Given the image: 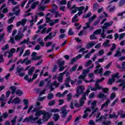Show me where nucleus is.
<instances>
[{"label":"nucleus","instance_id":"obj_49","mask_svg":"<svg viewBox=\"0 0 125 125\" xmlns=\"http://www.w3.org/2000/svg\"><path fill=\"white\" fill-rule=\"evenodd\" d=\"M116 98V93L113 92L110 95V99L111 100H113Z\"/></svg>","mask_w":125,"mask_h":125},{"label":"nucleus","instance_id":"obj_23","mask_svg":"<svg viewBox=\"0 0 125 125\" xmlns=\"http://www.w3.org/2000/svg\"><path fill=\"white\" fill-rule=\"evenodd\" d=\"M120 49H121V48H119L118 50L117 51L116 53L114 55V57H121V56H122V52L120 51Z\"/></svg>","mask_w":125,"mask_h":125},{"label":"nucleus","instance_id":"obj_31","mask_svg":"<svg viewBox=\"0 0 125 125\" xmlns=\"http://www.w3.org/2000/svg\"><path fill=\"white\" fill-rule=\"evenodd\" d=\"M96 44V43L95 42H90L89 43H87L86 45V47H92V46H94Z\"/></svg>","mask_w":125,"mask_h":125},{"label":"nucleus","instance_id":"obj_27","mask_svg":"<svg viewBox=\"0 0 125 125\" xmlns=\"http://www.w3.org/2000/svg\"><path fill=\"white\" fill-rule=\"evenodd\" d=\"M54 98V95L52 93H50L48 94V96H47V99L48 100H51V99H53Z\"/></svg>","mask_w":125,"mask_h":125},{"label":"nucleus","instance_id":"obj_34","mask_svg":"<svg viewBox=\"0 0 125 125\" xmlns=\"http://www.w3.org/2000/svg\"><path fill=\"white\" fill-rule=\"evenodd\" d=\"M118 117H119V116L115 114V113L113 114H109V119H118Z\"/></svg>","mask_w":125,"mask_h":125},{"label":"nucleus","instance_id":"obj_22","mask_svg":"<svg viewBox=\"0 0 125 125\" xmlns=\"http://www.w3.org/2000/svg\"><path fill=\"white\" fill-rule=\"evenodd\" d=\"M21 102V100H20L19 97H17L14 99V100L12 101V103H14L15 105L16 104H19Z\"/></svg>","mask_w":125,"mask_h":125},{"label":"nucleus","instance_id":"obj_35","mask_svg":"<svg viewBox=\"0 0 125 125\" xmlns=\"http://www.w3.org/2000/svg\"><path fill=\"white\" fill-rule=\"evenodd\" d=\"M0 101H1V107H4V105L6 104L5 101L2 98H0Z\"/></svg>","mask_w":125,"mask_h":125},{"label":"nucleus","instance_id":"obj_4","mask_svg":"<svg viewBox=\"0 0 125 125\" xmlns=\"http://www.w3.org/2000/svg\"><path fill=\"white\" fill-rule=\"evenodd\" d=\"M78 9L79 12L77 13V14H75L74 16L72 18V23H76V22H78L79 21V19H77L78 18V16H81L82 14H83V10H82L81 8H78Z\"/></svg>","mask_w":125,"mask_h":125},{"label":"nucleus","instance_id":"obj_40","mask_svg":"<svg viewBox=\"0 0 125 125\" xmlns=\"http://www.w3.org/2000/svg\"><path fill=\"white\" fill-rule=\"evenodd\" d=\"M13 24H10L7 27V29L8 33H11V30H12V27H13Z\"/></svg>","mask_w":125,"mask_h":125},{"label":"nucleus","instance_id":"obj_20","mask_svg":"<svg viewBox=\"0 0 125 125\" xmlns=\"http://www.w3.org/2000/svg\"><path fill=\"white\" fill-rule=\"evenodd\" d=\"M20 50V54H19V56L20 57L22 56V54H23V52H24V47H18L17 49V52H18V51H19Z\"/></svg>","mask_w":125,"mask_h":125},{"label":"nucleus","instance_id":"obj_46","mask_svg":"<svg viewBox=\"0 0 125 125\" xmlns=\"http://www.w3.org/2000/svg\"><path fill=\"white\" fill-rule=\"evenodd\" d=\"M109 42H110V40H106L105 42L103 43L104 46H110V44H109Z\"/></svg>","mask_w":125,"mask_h":125},{"label":"nucleus","instance_id":"obj_15","mask_svg":"<svg viewBox=\"0 0 125 125\" xmlns=\"http://www.w3.org/2000/svg\"><path fill=\"white\" fill-rule=\"evenodd\" d=\"M98 98H100V99H103V100H105V99H106V98H107V96L104 95L102 92H100L98 95Z\"/></svg>","mask_w":125,"mask_h":125},{"label":"nucleus","instance_id":"obj_62","mask_svg":"<svg viewBox=\"0 0 125 125\" xmlns=\"http://www.w3.org/2000/svg\"><path fill=\"white\" fill-rule=\"evenodd\" d=\"M45 19H46V23H50V22H52V20H51L50 18L47 17H45Z\"/></svg>","mask_w":125,"mask_h":125},{"label":"nucleus","instance_id":"obj_26","mask_svg":"<svg viewBox=\"0 0 125 125\" xmlns=\"http://www.w3.org/2000/svg\"><path fill=\"white\" fill-rule=\"evenodd\" d=\"M109 103H110V100L107 99L106 101L105 102V103H104L102 105H101V109H103L104 107H108V105H109Z\"/></svg>","mask_w":125,"mask_h":125},{"label":"nucleus","instance_id":"obj_37","mask_svg":"<svg viewBox=\"0 0 125 125\" xmlns=\"http://www.w3.org/2000/svg\"><path fill=\"white\" fill-rule=\"evenodd\" d=\"M100 34H101V29H97L93 33V35H100Z\"/></svg>","mask_w":125,"mask_h":125},{"label":"nucleus","instance_id":"obj_45","mask_svg":"<svg viewBox=\"0 0 125 125\" xmlns=\"http://www.w3.org/2000/svg\"><path fill=\"white\" fill-rule=\"evenodd\" d=\"M114 82H115V79H114V78H112V79L109 78V80H108V83L109 85H112L113 83H114Z\"/></svg>","mask_w":125,"mask_h":125},{"label":"nucleus","instance_id":"obj_2","mask_svg":"<svg viewBox=\"0 0 125 125\" xmlns=\"http://www.w3.org/2000/svg\"><path fill=\"white\" fill-rule=\"evenodd\" d=\"M32 112H35V116L36 117L34 118V116H30L28 117H26L22 121V123H26V122H27V123H30V122L31 124H34V122H35V121L39 120V118L43 114V110H40V109L36 108H33Z\"/></svg>","mask_w":125,"mask_h":125},{"label":"nucleus","instance_id":"obj_56","mask_svg":"<svg viewBox=\"0 0 125 125\" xmlns=\"http://www.w3.org/2000/svg\"><path fill=\"white\" fill-rule=\"evenodd\" d=\"M77 59L76 58H73L71 59V60L70 61V65H73V64H74V62H76V61H77Z\"/></svg>","mask_w":125,"mask_h":125},{"label":"nucleus","instance_id":"obj_24","mask_svg":"<svg viewBox=\"0 0 125 125\" xmlns=\"http://www.w3.org/2000/svg\"><path fill=\"white\" fill-rule=\"evenodd\" d=\"M34 71H35V67L32 66L28 70V75L29 76H32L33 73H34Z\"/></svg>","mask_w":125,"mask_h":125},{"label":"nucleus","instance_id":"obj_41","mask_svg":"<svg viewBox=\"0 0 125 125\" xmlns=\"http://www.w3.org/2000/svg\"><path fill=\"white\" fill-rule=\"evenodd\" d=\"M31 54V52H30V50H27L25 51V53L23 55V57H25L26 56H28Z\"/></svg>","mask_w":125,"mask_h":125},{"label":"nucleus","instance_id":"obj_60","mask_svg":"<svg viewBox=\"0 0 125 125\" xmlns=\"http://www.w3.org/2000/svg\"><path fill=\"white\" fill-rule=\"evenodd\" d=\"M60 3L62 5H65V4L67 3V1L66 0H62L60 2Z\"/></svg>","mask_w":125,"mask_h":125},{"label":"nucleus","instance_id":"obj_47","mask_svg":"<svg viewBox=\"0 0 125 125\" xmlns=\"http://www.w3.org/2000/svg\"><path fill=\"white\" fill-rule=\"evenodd\" d=\"M91 15H92V13L91 12L88 13H87L86 15H84L83 17V18H89V17H90V16H91Z\"/></svg>","mask_w":125,"mask_h":125},{"label":"nucleus","instance_id":"obj_5","mask_svg":"<svg viewBox=\"0 0 125 125\" xmlns=\"http://www.w3.org/2000/svg\"><path fill=\"white\" fill-rule=\"evenodd\" d=\"M78 8H81L82 10H84V6H82L81 7H77L76 6V5H74L73 6H72L71 8V9H74L73 10L71 11V13H72L73 14L76 13L77 12V11H79V9Z\"/></svg>","mask_w":125,"mask_h":125},{"label":"nucleus","instance_id":"obj_28","mask_svg":"<svg viewBox=\"0 0 125 125\" xmlns=\"http://www.w3.org/2000/svg\"><path fill=\"white\" fill-rule=\"evenodd\" d=\"M53 119L55 122H57L60 119V116L58 114H54L53 115Z\"/></svg>","mask_w":125,"mask_h":125},{"label":"nucleus","instance_id":"obj_32","mask_svg":"<svg viewBox=\"0 0 125 125\" xmlns=\"http://www.w3.org/2000/svg\"><path fill=\"white\" fill-rule=\"evenodd\" d=\"M105 78L104 77H102L101 79H97L95 83V84L97 85H99L100 83H101V82H103Z\"/></svg>","mask_w":125,"mask_h":125},{"label":"nucleus","instance_id":"obj_25","mask_svg":"<svg viewBox=\"0 0 125 125\" xmlns=\"http://www.w3.org/2000/svg\"><path fill=\"white\" fill-rule=\"evenodd\" d=\"M118 115L120 116L121 119H125V113H124V111L121 110L118 112Z\"/></svg>","mask_w":125,"mask_h":125},{"label":"nucleus","instance_id":"obj_9","mask_svg":"<svg viewBox=\"0 0 125 125\" xmlns=\"http://www.w3.org/2000/svg\"><path fill=\"white\" fill-rule=\"evenodd\" d=\"M24 71V67L19 68L17 67V71L19 74L20 77H24L25 76V72L21 73V72Z\"/></svg>","mask_w":125,"mask_h":125},{"label":"nucleus","instance_id":"obj_58","mask_svg":"<svg viewBox=\"0 0 125 125\" xmlns=\"http://www.w3.org/2000/svg\"><path fill=\"white\" fill-rule=\"evenodd\" d=\"M110 74H111V71L107 70L104 73V75L107 77V76H109Z\"/></svg>","mask_w":125,"mask_h":125},{"label":"nucleus","instance_id":"obj_17","mask_svg":"<svg viewBox=\"0 0 125 125\" xmlns=\"http://www.w3.org/2000/svg\"><path fill=\"white\" fill-rule=\"evenodd\" d=\"M10 89L11 90V94L13 95L15 93H16V90L17 89V87L15 86H11L9 87Z\"/></svg>","mask_w":125,"mask_h":125},{"label":"nucleus","instance_id":"obj_29","mask_svg":"<svg viewBox=\"0 0 125 125\" xmlns=\"http://www.w3.org/2000/svg\"><path fill=\"white\" fill-rule=\"evenodd\" d=\"M113 21H110L109 22H105L104 24V27H106V28H108V27H111L112 25H113Z\"/></svg>","mask_w":125,"mask_h":125},{"label":"nucleus","instance_id":"obj_55","mask_svg":"<svg viewBox=\"0 0 125 125\" xmlns=\"http://www.w3.org/2000/svg\"><path fill=\"white\" fill-rule=\"evenodd\" d=\"M58 102H59V103L58 104V105L61 106V105H63V104H64V100H59Z\"/></svg>","mask_w":125,"mask_h":125},{"label":"nucleus","instance_id":"obj_64","mask_svg":"<svg viewBox=\"0 0 125 125\" xmlns=\"http://www.w3.org/2000/svg\"><path fill=\"white\" fill-rule=\"evenodd\" d=\"M68 34L69 36H73V35H74V32L72 31V29H69Z\"/></svg>","mask_w":125,"mask_h":125},{"label":"nucleus","instance_id":"obj_6","mask_svg":"<svg viewBox=\"0 0 125 125\" xmlns=\"http://www.w3.org/2000/svg\"><path fill=\"white\" fill-rule=\"evenodd\" d=\"M31 56H32L31 60H32V61H37L38 60H40V59L42 58V56H37V53L35 52H33L32 53Z\"/></svg>","mask_w":125,"mask_h":125},{"label":"nucleus","instance_id":"obj_12","mask_svg":"<svg viewBox=\"0 0 125 125\" xmlns=\"http://www.w3.org/2000/svg\"><path fill=\"white\" fill-rule=\"evenodd\" d=\"M27 22V20L25 19H22L21 21H19L17 22V26L19 27L21 25L22 26H25V24Z\"/></svg>","mask_w":125,"mask_h":125},{"label":"nucleus","instance_id":"obj_3","mask_svg":"<svg viewBox=\"0 0 125 125\" xmlns=\"http://www.w3.org/2000/svg\"><path fill=\"white\" fill-rule=\"evenodd\" d=\"M42 115V121L43 122H47L52 117V113H49V112H46L45 110H43Z\"/></svg>","mask_w":125,"mask_h":125},{"label":"nucleus","instance_id":"obj_33","mask_svg":"<svg viewBox=\"0 0 125 125\" xmlns=\"http://www.w3.org/2000/svg\"><path fill=\"white\" fill-rule=\"evenodd\" d=\"M120 73L119 72H116V73H114L111 76L112 79H116L117 78V79L120 78Z\"/></svg>","mask_w":125,"mask_h":125},{"label":"nucleus","instance_id":"obj_18","mask_svg":"<svg viewBox=\"0 0 125 125\" xmlns=\"http://www.w3.org/2000/svg\"><path fill=\"white\" fill-rule=\"evenodd\" d=\"M102 88V86L100 85L95 84V87H93L91 89V91H96V90H100Z\"/></svg>","mask_w":125,"mask_h":125},{"label":"nucleus","instance_id":"obj_10","mask_svg":"<svg viewBox=\"0 0 125 125\" xmlns=\"http://www.w3.org/2000/svg\"><path fill=\"white\" fill-rule=\"evenodd\" d=\"M56 34H57L56 32H55L53 35L52 33H49V35L44 39V41H46L47 40H49V39H53V38L56 36Z\"/></svg>","mask_w":125,"mask_h":125},{"label":"nucleus","instance_id":"obj_44","mask_svg":"<svg viewBox=\"0 0 125 125\" xmlns=\"http://www.w3.org/2000/svg\"><path fill=\"white\" fill-rule=\"evenodd\" d=\"M102 125H111V121L107 120L106 121H104L102 123Z\"/></svg>","mask_w":125,"mask_h":125},{"label":"nucleus","instance_id":"obj_59","mask_svg":"<svg viewBox=\"0 0 125 125\" xmlns=\"http://www.w3.org/2000/svg\"><path fill=\"white\" fill-rule=\"evenodd\" d=\"M77 68H78V64H75L72 67L71 70L72 72H75L77 70Z\"/></svg>","mask_w":125,"mask_h":125},{"label":"nucleus","instance_id":"obj_38","mask_svg":"<svg viewBox=\"0 0 125 125\" xmlns=\"http://www.w3.org/2000/svg\"><path fill=\"white\" fill-rule=\"evenodd\" d=\"M99 6V5L97 3H95L94 4H93V8L94 11H95V10H96L98 8Z\"/></svg>","mask_w":125,"mask_h":125},{"label":"nucleus","instance_id":"obj_14","mask_svg":"<svg viewBox=\"0 0 125 125\" xmlns=\"http://www.w3.org/2000/svg\"><path fill=\"white\" fill-rule=\"evenodd\" d=\"M52 7H53V9H49L48 11H50V12H51V13H54V12H55V11H56V10H57L58 9V6H57V5H56L55 4H53L52 5Z\"/></svg>","mask_w":125,"mask_h":125},{"label":"nucleus","instance_id":"obj_43","mask_svg":"<svg viewBox=\"0 0 125 125\" xmlns=\"http://www.w3.org/2000/svg\"><path fill=\"white\" fill-rule=\"evenodd\" d=\"M119 101V98H117L110 104V106L111 107H114V106H115V104H116V103H117V102H118Z\"/></svg>","mask_w":125,"mask_h":125},{"label":"nucleus","instance_id":"obj_1","mask_svg":"<svg viewBox=\"0 0 125 125\" xmlns=\"http://www.w3.org/2000/svg\"><path fill=\"white\" fill-rule=\"evenodd\" d=\"M84 90H85L84 86L80 85L77 88L76 93L73 96L74 97H80V95H82V97L79 101L80 104L77 103L74 104V107L75 108H81V107L83 106L84 100H86V96H88V94L90 92V89H87L85 92H84Z\"/></svg>","mask_w":125,"mask_h":125},{"label":"nucleus","instance_id":"obj_48","mask_svg":"<svg viewBox=\"0 0 125 125\" xmlns=\"http://www.w3.org/2000/svg\"><path fill=\"white\" fill-rule=\"evenodd\" d=\"M53 85L55 86L56 88L58 87L59 85H60V83H57V81H55L53 82V83H52Z\"/></svg>","mask_w":125,"mask_h":125},{"label":"nucleus","instance_id":"obj_13","mask_svg":"<svg viewBox=\"0 0 125 125\" xmlns=\"http://www.w3.org/2000/svg\"><path fill=\"white\" fill-rule=\"evenodd\" d=\"M87 112H91V109H90L89 107H87L84 110V114L83 116V119H86V118H87V116H88V114L87 113Z\"/></svg>","mask_w":125,"mask_h":125},{"label":"nucleus","instance_id":"obj_54","mask_svg":"<svg viewBox=\"0 0 125 125\" xmlns=\"http://www.w3.org/2000/svg\"><path fill=\"white\" fill-rule=\"evenodd\" d=\"M59 112V109L58 108H53L51 109V113H57Z\"/></svg>","mask_w":125,"mask_h":125},{"label":"nucleus","instance_id":"obj_50","mask_svg":"<svg viewBox=\"0 0 125 125\" xmlns=\"http://www.w3.org/2000/svg\"><path fill=\"white\" fill-rule=\"evenodd\" d=\"M74 26H75V27H77L76 29L78 30H81V28H82V25H80V23H75Z\"/></svg>","mask_w":125,"mask_h":125},{"label":"nucleus","instance_id":"obj_61","mask_svg":"<svg viewBox=\"0 0 125 125\" xmlns=\"http://www.w3.org/2000/svg\"><path fill=\"white\" fill-rule=\"evenodd\" d=\"M109 89L108 88H103V92H104V93H107Z\"/></svg>","mask_w":125,"mask_h":125},{"label":"nucleus","instance_id":"obj_30","mask_svg":"<svg viewBox=\"0 0 125 125\" xmlns=\"http://www.w3.org/2000/svg\"><path fill=\"white\" fill-rule=\"evenodd\" d=\"M57 63L60 66H63V65L65 64V61H61V60H59L57 61Z\"/></svg>","mask_w":125,"mask_h":125},{"label":"nucleus","instance_id":"obj_21","mask_svg":"<svg viewBox=\"0 0 125 125\" xmlns=\"http://www.w3.org/2000/svg\"><path fill=\"white\" fill-rule=\"evenodd\" d=\"M125 4V0H120L118 2L119 7H124Z\"/></svg>","mask_w":125,"mask_h":125},{"label":"nucleus","instance_id":"obj_42","mask_svg":"<svg viewBox=\"0 0 125 125\" xmlns=\"http://www.w3.org/2000/svg\"><path fill=\"white\" fill-rule=\"evenodd\" d=\"M15 19V16H13L11 18H10L8 21V24H11V23L13 22V20Z\"/></svg>","mask_w":125,"mask_h":125},{"label":"nucleus","instance_id":"obj_16","mask_svg":"<svg viewBox=\"0 0 125 125\" xmlns=\"http://www.w3.org/2000/svg\"><path fill=\"white\" fill-rule=\"evenodd\" d=\"M23 103L25 106L23 108V110H27L29 108V100L28 99H24Z\"/></svg>","mask_w":125,"mask_h":125},{"label":"nucleus","instance_id":"obj_36","mask_svg":"<svg viewBox=\"0 0 125 125\" xmlns=\"http://www.w3.org/2000/svg\"><path fill=\"white\" fill-rule=\"evenodd\" d=\"M16 94L19 96H21L23 94V91L20 89H18L16 91Z\"/></svg>","mask_w":125,"mask_h":125},{"label":"nucleus","instance_id":"obj_51","mask_svg":"<svg viewBox=\"0 0 125 125\" xmlns=\"http://www.w3.org/2000/svg\"><path fill=\"white\" fill-rule=\"evenodd\" d=\"M96 18V15H93V16L89 18V21L90 22H92Z\"/></svg>","mask_w":125,"mask_h":125},{"label":"nucleus","instance_id":"obj_11","mask_svg":"<svg viewBox=\"0 0 125 125\" xmlns=\"http://www.w3.org/2000/svg\"><path fill=\"white\" fill-rule=\"evenodd\" d=\"M24 37V34L21 33V31H19L18 35H16L15 37V41H20L22 38Z\"/></svg>","mask_w":125,"mask_h":125},{"label":"nucleus","instance_id":"obj_52","mask_svg":"<svg viewBox=\"0 0 125 125\" xmlns=\"http://www.w3.org/2000/svg\"><path fill=\"white\" fill-rule=\"evenodd\" d=\"M67 101H70V100H72V93H70L67 95Z\"/></svg>","mask_w":125,"mask_h":125},{"label":"nucleus","instance_id":"obj_7","mask_svg":"<svg viewBox=\"0 0 125 125\" xmlns=\"http://www.w3.org/2000/svg\"><path fill=\"white\" fill-rule=\"evenodd\" d=\"M101 67V65H97L96 66V70H94L95 74H103V68L101 67L100 69L99 68Z\"/></svg>","mask_w":125,"mask_h":125},{"label":"nucleus","instance_id":"obj_57","mask_svg":"<svg viewBox=\"0 0 125 125\" xmlns=\"http://www.w3.org/2000/svg\"><path fill=\"white\" fill-rule=\"evenodd\" d=\"M55 104V100L51 101L48 103V106H53Z\"/></svg>","mask_w":125,"mask_h":125},{"label":"nucleus","instance_id":"obj_63","mask_svg":"<svg viewBox=\"0 0 125 125\" xmlns=\"http://www.w3.org/2000/svg\"><path fill=\"white\" fill-rule=\"evenodd\" d=\"M2 117L4 119H7V118L8 117V114H7V112H4L2 114Z\"/></svg>","mask_w":125,"mask_h":125},{"label":"nucleus","instance_id":"obj_8","mask_svg":"<svg viewBox=\"0 0 125 125\" xmlns=\"http://www.w3.org/2000/svg\"><path fill=\"white\" fill-rule=\"evenodd\" d=\"M62 117L65 118L68 115V112H67V109H66V106H63L62 107Z\"/></svg>","mask_w":125,"mask_h":125},{"label":"nucleus","instance_id":"obj_19","mask_svg":"<svg viewBox=\"0 0 125 125\" xmlns=\"http://www.w3.org/2000/svg\"><path fill=\"white\" fill-rule=\"evenodd\" d=\"M30 42V38H27V39H24L22 41H21L20 42L21 45L25 44L26 43V44H29V43Z\"/></svg>","mask_w":125,"mask_h":125},{"label":"nucleus","instance_id":"obj_39","mask_svg":"<svg viewBox=\"0 0 125 125\" xmlns=\"http://www.w3.org/2000/svg\"><path fill=\"white\" fill-rule=\"evenodd\" d=\"M111 7V6L110 5H108L107 7L108 10L109 11V12H112V11H114V10H115V6H113L111 8H110Z\"/></svg>","mask_w":125,"mask_h":125},{"label":"nucleus","instance_id":"obj_53","mask_svg":"<svg viewBox=\"0 0 125 125\" xmlns=\"http://www.w3.org/2000/svg\"><path fill=\"white\" fill-rule=\"evenodd\" d=\"M88 72H89V69H84L83 71V74L84 76H86V74H88Z\"/></svg>","mask_w":125,"mask_h":125}]
</instances>
